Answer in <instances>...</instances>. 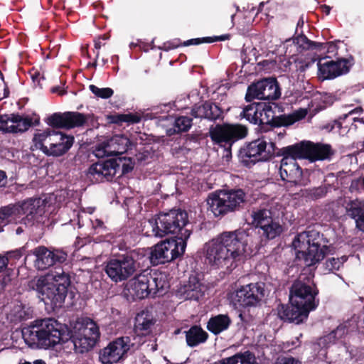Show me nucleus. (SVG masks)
Returning a JSON list of instances; mask_svg holds the SVG:
<instances>
[{"label": "nucleus", "mask_w": 364, "mask_h": 364, "mask_svg": "<svg viewBox=\"0 0 364 364\" xmlns=\"http://www.w3.org/2000/svg\"><path fill=\"white\" fill-rule=\"evenodd\" d=\"M249 230L223 231L205 244V259L217 268L234 269L252 253Z\"/></svg>", "instance_id": "f257e3e1"}, {"label": "nucleus", "mask_w": 364, "mask_h": 364, "mask_svg": "<svg viewBox=\"0 0 364 364\" xmlns=\"http://www.w3.org/2000/svg\"><path fill=\"white\" fill-rule=\"evenodd\" d=\"M189 225L188 214L185 210L173 208L166 213H159L156 218L148 220V228L145 233L148 236L163 237L173 235L174 240L181 245V250L186 249L187 240L190 237L191 230L187 228Z\"/></svg>", "instance_id": "f03ea898"}, {"label": "nucleus", "mask_w": 364, "mask_h": 364, "mask_svg": "<svg viewBox=\"0 0 364 364\" xmlns=\"http://www.w3.org/2000/svg\"><path fill=\"white\" fill-rule=\"evenodd\" d=\"M25 343L32 348L48 349L70 338L67 330L53 318L36 319L21 330Z\"/></svg>", "instance_id": "7ed1b4c3"}, {"label": "nucleus", "mask_w": 364, "mask_h": 364, "mask_svg": "<svg viewBox=\"0 0 364 364\" xmlns=\"http://www.w3.org/2000/svg\"><path fill=\"white\" fill-rule=\"evenodd\" d=\"M70 285V276L63 270L41 276L30 283V287L37 292L46 308L53 311L63 306Z\"/></svg>", "instance_id": "20e7f679"}, {"label": "nucleus", "mask_w": 364, "mask_h": 364, "mask_svg": "<svg viewBox=\"0 0 364 364\" xmlns=\"http://www.w3.org/2000/svg\"><path fill=\"white\" fill-rule=\"evenodd\" d=\"M46 205L41 198H29L0 209V225L9 223H21L33 227L44 223L47 216Z\"/></svg>", "instance_id": "39448f33"}, {"label": "nucleus", "mask_w": 364, "mask_h": 364, "mask_svg": "<svg viewBox=\"0 0 364 364\" xmlns=\"http://www.w3.org/2000/svg\"><path fill=\"white\" fill-rule=\"evenodd\" d=\"M328 240L323 233L315 229H307L299 233L292 242L296 257L302 258L307 267L322 261L329 251Z\"/></svg>", "instance_id": "423d86ee"}, {"label": "nucleus", "mask_w": 364, "mask_h": 364, "mask_svg": "<svg viewBox=\"0 0 364 364\" xmlns=\"http://www.w3.org/2000/svg\"><path fill=\"white\" fill-rule=\"evenodd\" d=\"M145 257L143 250H134L117 258H111L105 264L104 271L114 282H124L136 273L139 260Z\"/></svg>", "instance_id": "0eeeda50"}, {"label": "nucleus", "mask_w": 364, "mask_h": 364, "mask_svg": "<svg viewBox=\"0 0 364 364\" xmlns=\"http://www.w3.org/2000/svg\"><path fill=\"white\" fill-rule=\"evenodd\" d=\"M247 203V195L241 188L224 190L219 193H213L208 199L210 210L215 217L220 218L243 210Z\"/></svg>", "instance_id": "6e6552de"}, {"label": "nucleus", "mask_w": 364, "mask_h": 364, "mask_svg": "<svg viewBox=\"0 0 364 364\" xmlns=\"http://www.w3.org/2000/svg\"><path fill=\"white\" fill-rule=\"evenodd\" d=\"M262 110H259L258 117V125L259 130L267 132L274 128L289 127L296 122L305 118L307 111L305 109H299L291 114H277V110L279 112L280 107L274 102H261Z\"/></svg>", "instance_id": "1a4fd4ad"}, {"label": "nucleus", "mask_w": 364, "mask_h": 364, "mask_svg": "<svg viewBox=\"0 0 364 364\" xmlns=\"http://www.w3.org/2000/svg\"><path fill=\"white\" fill-rule=\"evenodd\" d=\"M251 225L258 229L260 236L267 240L279 237L284 231L278 217L269 205L253 208L250 214Z\"/></svg>", "instance_id": "9d476101"}, {"label": "nucleus", "mask_w": 364, "mask_h": 364, "mask_svg": "<svg viewBox=\"0 0 364 364\" xmlns=\"http://www.w3.org/2000/svg\"><path fill=\"white\" fill-rule=\"evenodd\" d=\"M319 293L311 277L301 274L291 284L289 289V302L299 304L302 307L313 311L319 304Z\"/></svg>", "instance_id": "9b49d317"}, {"label": "nucleus", "mask_w": 364, "mask_h": 364, "mask_svg": "<svg viewBox=\"0 0 364 364\" xmlns=\"http://www.w3.org/2000/svg\"><path fill=\"white\" fill-rule=\"evenodd\" d=\"M248 134V128L241 124L223 123L211 127L209 136L215 144L223 146L226 152L225 157H232V145Z\"/></svg>", "instance_id": "f8f14e48"}, {"label": "nucleus", "mask_w": 364, "mask_h": 364, "mask_svg": "<svg viewBox=\"0 0 364 364\" xmlns=\"http://www.w3.org/2000/svg\"><path fill=\"white\" fill-rule=\"evenodd\" d=\"M122 168V175L131 172L134 163L131 158L119 157L92 164L88 169V174L92 181L102 183L105 181H112L118 171Z\"/></svg>", "instance_id": "ddd939ff"}, {"label": "nucleus", "mask_w": 364, "mask_h": 364, "mask_svg": "<svg viewBox=\"0 0 364 364\" xmlns=\"http://www.w3.org/2000/svg\"><path fill=\"white\" fill-rule=\"evenodd\" d=\"M267 142L263 138H259L250 142H246L238 151L239 162L246 168H252L258 162L271 160L274 156V143Z\"/></svg>", "instance_id": "4468645a"}, {"label": "nucleus", "mask_w": 364, "mask_h": 364, "mask_svg": "<svg viewBox=\"0 0 364 364\" xmlns=\"http://www.w3.org/2000/svg\"><path fill=\"white\" fill-rule=\"evenodd\" d=\"M136 339L137 337L134 333L115 338L100 350L99 355L100 362L102 364L119 362L127 356L128 352L135 350Z\"/></svg>", "instance_id": "2eb2a0df"}, {"label": "nucleus", "mask_w": 364, "mask_h": 364, "mask_svg": "<svg viewBox=\"0 0 364 364\" xmlns=\"http://www.w3.org/2000/svg\"><path fill=\"white\" fill-rule=\"evenodd\" d=\"M31 253L36 257L34 267L41 271L55 265H60L68 259V252L65 250L53 246L39 245L31 250Z\"/></svg>", "instance_id": "dca6fc26"}, {"label": "nucleus", "mask_w": 364, "mask_h": 364, "mask_svg": "<svg viewBox=\"0 0 364 364\" xmlns=\"http://www.w3.org/2000/svg\"><path fill=\"white\" fill-rule=\"evenodd\" d=\"M331 56L320 60L318 63V75L323 80H332L348 74L355 64L353 55L348 58L338 57L336 60H327Z\"/></svg>", "instance_id": "f3484780"}, {"label": "nucleus", "mask_w": 364, "mask_h": 364, "mask_svg": "<svg viewBox=\"0 0 364 364\" xmlns=\"http://www.w3.org/2000/svg\"><path fill=\"white\" fill-rule=\"evenodd\" d=\"M264 284L250 283L237 289L232 299L233 305L237 307L249 308L259 305L264 296Z\"/></svg>", "instance_id": "a211bd4d"}, {"label": "nucleus", "mask_w": 364, "mask_h": 364, "mask_svg": "<svg viewBox=\"0 0 364 364\" xmlns=\"http://www.w3.org/2000/svg\"><path fill=\"white\" fill-rule=\"evenodd\" d=\"M185 250H181V245L174 240H166L155 245L148 258L152 265L156 266L170 262L182 256Z\"/></svg>", "instance_id": "6ab92c4d"}, {"label": "nucleus", "mask_w": 364, "mask_h": 364, "mask_svg": "<svg viewBox=\"0 0 364 364\" xmlns=\"http://www.w3.org/2000/svg\"><path fill=\"white\" fill-rule=\"evenodd\" d=\"M100 332L97 324L90 318H86L78 330L77 338L74 342L81 348V353L92 349L98 341Z\"/></svg>", "instance_id": "aec40b11"}, {"label": "nucleus", "mask_w": 364, "mask_h": 364, "mask_svg": "<svg viewBox=\"0 0 364 364\" xmlns=\"http://www.w3.org/2000/svg\"><path fill=\"white\" fill-rule=\"evenodd\" d=\"M149 284L147 269H146L130 279L126 285V289L134 300L143 299L152 295Z\"/></svg>", "instance_id": "412c9836"}, {"label": "nucleus", "mask_w": 364, "mask_h": 364, "mask_svg": "<svg viewBox=\"0 0 364 364\" xmlns=\"http://www.w3.org/2000/svg\"><path fill=\"white\" fill-rule=\"evenodd\" d=\"M310 311V310L294 302H289V304H282L277 306V314L282 320L294 322L296 324L303 323L306 320Z\"/></svg>", "instance_id": "4be33fe9"}, {"label": "nucleus", "mask_w": 364, "mask_h": 364, "mask_svg": "<svg viewBox=\"0 0 364 364\" xmlns=\"http://www.w3.org/2000/svg\"><path fill=\"white\" fill-rule=\"evenodd\" d=\"M335 154L331 144L306 141V159L311 162L331 160Z\"/></svg>", "instance_id": "5701e85b"}, {"label": "nucleus", "mask_w": 364, "mask_h": 364, "mask_svg": "<svg viewBox=\"0 0 364 364\" xmlns=\"http://www.w3.org/2000/svg\"><path fill=\"white\" fill-rule=\"evenodd\" d=\"M279 174L282 181L301 185L303 176L302 168L294 159H282L280 163Z\"/></svg>", "instance_id": "b1692460"}, {"label": "nucleus", "mask_w": 364, "mask_h": 364, "mask_svg": "<svg viewBox=\"0 0 364 364\" xmlns=\"http://www.w3.org/2000/svg\"><path fill=\"white\" fill-rule=\"evenodd\" d=\"M223 109L215 103L205 101L201 105L196 104L191 109V115L196 118H204L210 121L223 119Z\"/></svg>", "instance_id": "393cba45"}, {"label": "nucleus", "mask_w": 364, "mask_h": 364, "mask_svg": "<svg viewBox=\"0 0 364 364\" xmlns=\"http://www.w3.org/2000/svg\"><path fill=\"white\" fill-rule=\"evenodd\" d=\"M59 131L47 128L44 130L37 129L32 139L36 149L41 150L45 155L48 151V147L52 146L55 139L58 137Z\"/></svg>", "instance_id": "a878e982"}, {"label": "nucleus", "mask_w": 364, "mask_h": 364, "mask_svg": "<svg viewBox=\"0 0 364 364\" xmlns=\"http://www.w3.org/2000/svg\"><path fill=\"white\" fill-rule=\"evenodd\" d=\"M178 293L186 300L198 301L203 295V285L196 275H191L186 284L178 289Z\"/></svg>", "instance_id": "bb28decb"}, {"label": "nucleus", "mask_w": 364, "mask_h": 364, "mask_svg": "<svg viewBox=\"0 0 364 364\" xmlns=\"http://www.w3.org/2000/svg\"><path fill=\"white\" fill-rule=\"evenodd\" d=\"M54 141L55 142L52 144L51 147H48V151L46 154L48 156L58 157L65 154L73 146L75 138L73 135L59 132L58 137Z\"/></svg>", "instance_id": "cd10ccee"}, {"label": "nucleus", "mask_w": 364, "mask_h": 364, "mask_svg": "<svg viewBox=\"0 0 364 364\" xmlns=\"http://www.w3.org/2000/svg\"><path fill=\"white\" fill-rule=\"evenodd\" d=\"M132 146L130 139L124 134L113 136L105 146V153L114 156L127 152Z\"/></svg>", "instance_id": "c85d7f7f"}, {"label": "nucleus", "mask_w": 364, "mask_h": 364, "mask_svg": "<svg viewBox=\"0 0 364 364\" xmlns=\"http://www.w3.org/2000/svg\"><path fill=\"white\" fill-rule=\"evenodd\" d=\"M346 214L354 219L356 228L364 232V200L355 199L346 203Z\"/></svg>", "instance_id": "c756f323"}, {"label": "nucleus", "mask_w": 364, "mask_h": 364, "mask_svg": "<svg viewBox=\"0 0 364 364\" xmlns=\"http://www.w3.org/2000/svg\"><path fill=\"white\" fill-rule=\"evenodd\" d=\"M277 155L294 161L297 159H306V140L279 149Z\"/></svg>", "instance_id": "7c9ffc66"}, {"label": "nucleus", "mask_w": 364, "mask_h": 364, "mask_svg": "<svg viewBox=\"0 0 364 364\" xmlns=\"http://www.w3.org/2000/svg\"><path fill=\"white\" fill-rule=\"evenodd\" d=\"M232 324V320L228 314H218L211 316L207 322L206 328L217 336L227 331Z\"/></svg>", "instance_id": "2f4dec72"}, {"label": "nucleus", "mask_w": 364, "mask_h": 364, "mask_svg": "<svg viewBox=\"0 0 364 364\" xmlns=\"http://www.w3.org/2000/svg\"><path fill=\"white\" fill-rule=\"evenodd\" d=\"M262 100H275L280 97L281 90L279 82L274 77L263 78L261 80Z\"/></svg>", "instance_id": "473e14b6"}, {"label": "nucleus", "mask_w": 364, "mask_h": 364, "mask_svg": "<svg viewBox=\"0 0 364 364\" xmlns=\"http://www.w3.org/2000/svg\"><path fill=\"white\" fill-rule=\"evenodd\" d=\"M184 333L186 344L191 348L205 343L209 338L208 333L200 325H193Z\"/></svg>", "instance_id": "72a5a7b5"}, {"label": "nucleus", "mask_w": 364, "mask_h": 364, "mask_svg": "<svg viewBox=\"0 0 364 364\" xmlns=\"http://www.w3.org/2000/svg\"><path fill=\"white\" fill-rule=\"evenodd\" d=\"M147 274L153 296H156L160 291H163L169 287L165 274L157 272L151 273V270L149 271L147 269Z\"/></svg>", "instance_id": "f704fd0d"}, {"label": "nucleus", "mask_w": 364, "mask_h": 364, "mask_svg": "<svg viewBox=\"0 0 364 364\" xmlns=\"http://www.w3.org/2000/svg\"><path fill=\"white\" fill-rule=\"evenodd\" d=\"M220 364H258L254 353L246 350L245 352H239L235 355L222 358Z\"/></svg>", "instance_id": "c9c22d12"}, {"label": "nucleus", "mask_w": 364, "mask_h": 364, "mask_svg": "<svg viewBox=\"0 0 364 364\" xmlns=\"http://www.w3.org/2000/svg\"><path fill=\"white\" fill-rule=\"evenodd\" d=\"M67 129L83 127L88 120H92L93 114H83L78 112H66Z\"/></svg>", "instance_id": "e433bc0d"}, {"label": "nucleus", "mask_w": 364, "mask_h": 364, "mask_svg": "<svg viewBox=\"0 0 364 364\" xmlns=\"http://www.w3.org/2000/svg\"><path fill=\"white\" fill-rule=\"evenodd\" d=\"M109 122L122 125V123L126 122L129 124H134L139 123L141 117L136 113H128V114H109L107 117Z\"/></svg>", "instance_id": "4c0bfd02"}, {"label": "nucleus", "mask_w": 364, "mask_h": 364, "mask_svg": "<svg viewBox=\"0 0 364 364\" xmlns=\"http://www.w3.org/2000/svg\"><path fill=\"white\" fill-rule=\"evenodd\" d=\"M263 105L260 104V102H254L247 106L245 107L240 116L242 118H245L246 120L250 122L252 124H258V117L259 110H262L263 108L261 107Z\"/></svg>", "instance_id": "58836bf2"}, {"label": "nucleus", "mask_w": 364, "mask_h": 364, "mask_svg": "<svg viewBox=\"0 0 364 364\" xmlns=\"http://www.w3.org/2000/svg\"><path fill=\"white\" fill-rule=\"evenodd\" d=\"M66 112H55L47 117L44 121L50 127L51 129H66Z\"/></svg>", "instance_id": "ea45409f"}, {"label": "nucleus", "mask_w": 364, "mask_h": 364, "mask_svg": "<svg viewBox=\"0 0 364 364\" xmlns=\"http://www.w3.org/2000/svg\"><path fill=\"white\" fill-rule=\"evenodd\" d=\"M11 321L14 323H18L26 321L31 318L29 309H26L25 306L16 305L11 312Z\"/></svg>", "instance_id": "a19ab883"}, {"label": "nucleus", "mask_w": 364, "mask_h": 364, "mask_svg": "<svg viewBox=\"0 0 364 364\" xmlns=\"http://www.w3.org/2000/svg\"><path fill=\"white\" fill-rule=\"evenodd\" d=\"M40 123V119L38 117L33 122L32 119L29 116L23 117L21 122L16 124L15 125H11L9 127L11 133H23L27 131L33 125H38Z\"/></svg>", "instance_id": "79ce46f5"}, {"label": "nucleus", "mask_w": 364, "mask_h": 364, "mask_svg": "<svg viewBox=\"0 0 364 364\" xmlns=\"http://www.w3.org/2000/svg\"><path fill=\"white\" fill-rule=\"evenodd\" d=\"M230 35H221V36H215L212 37H203V38H192L186 41L183 42L182 45L183 46H189L192 45H199L201 43H212L216 41H223L229 39Z\"/></svg>", "instance_id": "37998d69"}, {"label": "nucleus", "mask_w": 364, "mask_h": 364, "mask_svg": "<svg viewBox=\"0 0 364 364\" xmlns=\"http://www.w3.org/2000/svg\"><path fill=\"white\" fill-rule=\"evenodd\" d=\"M263 87L261 85V80L251 84L248 86L245 95V100L247 102H252L255 99L262 100V89Z\"/></svg>", "instance_id": "c03bdc74"}, {"label": "nucleus", "mask_w": 364, "mask_h": 364, "mask_svg": "<svg viewBox=\"0 0 364 364\" xmlns=\"http://www.w3.org/2000/svg\"><path fill=\"white\" fill-rule=\"evenodd\" d=\"M192 118L187 116H179L176 118L173 126L180 132H188L192 126Z\"/></svg>", "instance_id": "a18cd8bd"}, {"label": "nucleus", "mask_w": 364, "mask_h": 364, "mask_svg": "<svg viewBox=\"0 0 364 364\" xmlns=\"http://www.w3.org/2000/svg\"><path fill=\"white\" fill-rule=\"evenodd\" d=\"M350 115V113L343 114L339 117L338 119L333 120L323 125L322 129L326 130L327 132H331L336 127L338 130L340 131L343 127V122L348 118Z\"/></svg>", "instance_id": "49530a36"}, {"label": "nucleus", "mask_w": 364, "mask_h": 364, "mask_svg": "<svg viewBox=\"0 0 364 364\" xmlns=\"http://www.w3.org/2000/svg\"><path fill=\"white\" fill-rule=\"evenodd\" d=\"M89 88L96 97L102 99H109L114 94L113 90L110 87L100 88L95 85H90Z\"/></svg>", "instance_id": "de8ad7c7"}, {"label": "nucleus", "mask_w": 364, "mask_h": 364, "mask_svg": "<svg viewBox=\"0 0 364 364\" xmlns=\"http://www.w3.org/2000/svg\"><path fill=\"white\" fill-rule=\"evenodd\" d=\"M339 329L333 331L330 333L321 337L318 340V345L322 347H328L330 344H333L336 340V335Z\"/></svg>", "instance_id": "09e8293b"}, {"label": "nucleus", "mask_w": 364, "mask_h": 364, "mask_svg": "<svg viewBox=\"0 0 364 364\" xmlns=\"http://www.w3.org/2000/svg\"><path fill=\"white\" fill-rule=\"evenodd\" d=\"M327 193V188L326 186H318L310 189L308 195L314 200H317L326 196Z\"/></svg>", "instance_id": "8fccbe9b"}, {"label": "nucleus", "mask_w": 364, "mask_h": 364, "mask_svg": "<svg viewBox=\"0 0 364 364\" xmlns=\"http://www.w3.org/2000/svg\"><path fill=\"white\" fill-rule=\"evenodd\" d=\"M325 269L329 272H333L334 270H338L342 265V262L339 260L338 258H329L328 259L325 264Z\"/></svg>", "instance_id": "3c124183"}, {"label": "nucleus", "mask_w": 364, "mask_h": 364, "mask_svg": "<svg viewBox=\"0 0 364 364\" xmlns=\"http://www.w3.org/2000/svg\"><path fill=\"white\" fill-rule=\"evenodd\" d=\"M92 227L96 234H103L104 232L107 235V228L105 225L104 222L100 219H95L92 221Z\"/></svg>", "instance_id": "603ef678"}, {"label": "nucleus", "mask_w": 364, "mask_h": 364, "mask_svg": "<svg viewBox=\"0 0 364 364\" xmlns=\"http://www.w3.org/2000/svg\"><path fill=\"white\" fill-rule=\"evenodd\" d=\"M310 41L311 40H309L305 35L301 34L294 38V43L302 49L307 50V48H309V42H310Z\"/></svg>", "instance_id": "864d4df0"}, {"label": "nucleus", "mask_w": 364, "mask_h": 364, "mask_svg": "<svg viewBox=\"0 0 364 364\" xmlns=\"http://www.w3.org/2000/svg\"><path fill=\"white\" fill-rule=\"evenodd\" d=\"M182 43H183L181 42L180 39H174L164 43L161 48L164 51H169L178 47L183 46Z\"/></svg>", "instance_id": "5fc2aeb1"}, {"label": "nucleus", "mask_w": 364, "mask_h": 364, "mask_svg": "<svg viewBox=\"0 0 364 364\" xmlns=\"http://www.w3.org/2000/svg\"><path fill=\"white\" fill-rule=\"evenodd\" d=\"M137 321L136 328L141 331L148 332L151 326L154 325V322L151 319L144 318L141 323H140L139 320H137Z\"/></svg>", "instance_id": "6e6d98bb"}, {"label": "nucleus", "mask_w": 364, "mask_h": 364, "mask_svg": "<svg viewBox=\"0 0 364 364\" xmlns=\"http://www.w3.org/2000/svg\"><path fill=\"white\" fill-rule=\"evenodd\" d=\"M9 121V115L4 114L0 116V130L5 133H11L10 128L8 125Z\"/></svg>", "instance_id": "4d7b16f0"}, {"label": "nucleus", "mask_w": 364, "mask_h": 364, "mask_svg": "<svg viewBox=\"0 0 364 364\" xmlns=\"http://www.w3.org/2000/svg\"><path fill=\"white\" fill-rule=\"evenodd\" d=\"M314 63H315L314 59H312L311 60H309V61H305L303 60H299L297 62V64H298L297 70L299 71L300 73H304L308 68H309Z\"/></svg>", "instance_id": "13d9d810"}, {"label": "nucleus", "mask_w": 364, "mask_h": 364, "mask_svg": "<svg viewBox=\"0 0 364 364\" xmlns=\"http://www.w3.org/2000/svg\"><path fill=\"white\" fill-rule=\"evenodd\" d=\"M9 96V89L4 82V77H0V100Z\"/></svg>", "instance_id": "bf43d9fd"}, {"label": "nucleus", "mask_w": 364, "mask_h": 364, "mask_svg": "<svg viewBox=\"0 0 364 364\" xmlns=\"http://www.w3.org/2000/svg\"><path fill=\"white\" fill-rule=\"evenodd\" d=\"M183 139L184 140L183 146H188L191 143H198L199 136L198 134H188L184 135Z\"/></svg>", "instance_id": "052dcab7"}, {"label": "nucleus", "mask_w": 364, "mask_h": 364, "mask_svg": "<svg viewBox=\"0 0 364 364\" xmlns=\"http://www.w3.org/2000/svg\"><path fill=\"white\" fill-rule=\"evenodd\" d=\"M309 48H307V50H315L321 51L322 50H323V46H325V43L310 41V42H309Z\"/></svg>", "instance_id": "680f3d73"}, {"label": "nucleus", "mask_w": 364, "mask_h": 364, "mask_svg": "<svg viewBox=\"0 0 364 364\" xmlns=\"http://www.w3.org/2000/svg\"><path fill=\"white\" fill-rule=\"evenodd\" d=\"M23 255L22 249H16L15 250L9 251L7 252V257L13 258L14 259H20Z\"/></svg>", "instance_id": "e2e57ef3"}, {"label": "nucleus", "mask_w": 364, "mask_h": 364, "mask_svg": "<svg viewBox=\"0 0 364 364\" xmlns=\"http://www.w3.org/2000/svg\"><path fill=\"white\" fill-rule=\"evenodd\" d=\"M108 39V37L106 35H103L101 37H99L97 39L95 40V48L97 50L96 53V58H99V50L102 47V45H104L102 42V40H106Z\"/></svg>", "instance_id": "0e129e2a"}, {"label": "nucleus", "mask_w": 364, "mask_h": 364, "mask_svg": "<svg viewBox=\"0 0 364 364\" xmlns=\"http://www.w3.org/2000/svg\"><path fill=\"white\" fill-rule=\"evenodd\" d=\"M323 50H326L328 53H335L337 51V46L333 42L324 43Z\"/></svg>", "instance_id": "69168bd1"}, {"label": "nucleus", "mask_w": 364, "mask_h": 364, "mask_svg": "<svg viewBox=\"0 0 364 364\" xmlns=\"http://www.w3.org/2000/svg\"><path fill=\"white\" fill-rule=\"evenodd\" d=\"M11 278L9 275H4L0 278V289L4 290L6 287L10 283Z\"/></svg>", "instance_id": "338daca9"}, {"label": "nucleus", "mask_w": 364, "mask_h": 364, "mask_svg": "<svg viewBox=\"0 0 364 364\" xmlns=\"http://www.w3.org/2000/svg\"><path fill=\"white\" fill-rule=\"evenodd\" d=\"M23 117L18 114H11L9 115V121L14 123V124H17V123H19L21 122V120L23 119Z\"/></svg>", "instance_id": "774afa93"}]
</instances>
